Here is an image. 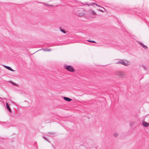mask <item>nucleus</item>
I'll return each mask as SVG.
<instances>
[{
    "instance_id": "10",
    "label": "nucleus",
    "mask_w": 149,
    "mask_h": 149,
    "mask_svg": "<svg viewBox=\"0 0 149 149\" xmlns=\"http://www.w3.org/2000/svg\"><path fill=\"white\" fill-rule=\"evenodd\" d=\"M4 67H5L7 69L11 71H14L15 70H13V69H12L10 67L8 66H6L5 65L3 66Z\"/></svg>"
},
{
    "instance_id": "21",
    "label": "nucleus",
    "mask_w": 149,
    "mask_h": 149,
    "mask_svg": "<svg viewBox=\"0 0 149 149\" xmlns=\"http://www.w3.org/2000/svg\"><path fill=\"white\" fill-rule=\"evenodd\" d=\"M24 102H27V101H26V100H25Z\"/></svg>"
},
{
    "instance_id": "19",
    "label": "nucleus",
    "mask_w": 149,
    "mask_h": 149,
    "mask_svg": "<svg viewBox=\"0 0 149 149\" xmlns=\"http://www.w3.org/2000/svg\"><path fill=\"white\" fill-rule=\"evenodd\" d=\"M85 5H87L88 6H92V4H86Z\"/></svg>"
},
{
    "instance_id": "20",
    "label": "nucleus",
    "mask_w": 149,
    "mask_h": 149,
    "mask_svg": "<svg viewBox=\"0 0 149 149\" xmlns=\"http://www.w3.org/2000/svg\"><path fill=\"white\" fill-rule=\"evenodd\" d=\"M134 123V122H131L130 123V125H132Z\"/></svg>"
},
{
    "instance_id": "2",
    "label": "nucleus",
    "mask_w": 149,
    "mask_h": 149,
    "mask_svg": "<svg viewBox=\"0 0 149 149\" xmlns=\"http://www.w3.org/2000/svg\"><path fill=\"white\" fill-rule=\"evenodd\" d=\"M85 10L82 8H79L78 9L77 11V14L80 16H83L85 15V13H84V11Z\"/></svg>"
},
{
    "instance_id": "15",
    "label": "nucleus",
    "mask_w": 149,
    "mask_h": 149,
    "mask_svg": "<svg viewBox=\"0 0 149 149\" xmlns=\"http://www.w3.org/2000/svg\"><path fill=\"white\" fill-rule=\"evenodd\" d=\"M60 31L64 33H66L65 31L63 29H61Z\"/></svg>"
},
{
    "instance_id": "3",
    "label": "nucleus",
    "mask_w": 149,
    "mask_h": 149,
    "mask_svg": "<svg viewBox=\"0 0 149 149\" xmlns=\"http://www.w3.org/2000/svg\"><path fill=\"white\" fill-rule=\"evenodd\" d=\"M116 74L117 76L120 77H122L125 75V74L122 72H118L116 73Z\"/></svg>"
},
{
    "instance_id": "7",
    "label": "nucleus",
    "mask_w": 149,
    "mask_h": 149,
    "mask_svg": "<svg viewBox=\"0 0 149 149\" xmlns=\"http://www.w3.org/2000/svg\"><path fill=\"white\" fill-rule=\"evenodd\" d=\"M63 98L65 100L69 102H70L72 100L71 99L66 97H63Z\"/></svg>"
},
{
    "instance_id": "18",
    "label": "nucleus",
    "mask_w": 149,
    "mask_h": 149,
    "mask_svg": "<svg viewBox=\"0 0 149 149\" xmlns=\"http://www.w3.org/2000/svg\"><path fill=\"white\" fill-rule=\"evenodd\" d=\"M45 5L47 6H53L52 5H49V4H46V3H45Z\"/></svg>"
},
{
    "instance_id": "11",
    "label": "nucleus",
    "mask_w": 149,
    "mask_h": 149,
    "mask_svg": "<svg viewBox=\"0 0 149 149\" xmlns=\"http://www.w3.org/2000/svg\"><path fill=\"white\" fill-rule=\"evenodd\" d=\"M98 7H100V8H101L103 9L104 10V11L103 10H100V9H97V10H98L99 11H101V12H104L105 11V10H106V9L104 8H103V7H102V6H98Z\"/></svg>"
},
{
    "instance_id": "17",
    "label": "nucleus",
    "mask_w": 149,
    "mask_h": 149,
    "mask_svg": "<svg viewBox=\"0 0 149 149\" xmlns=\"http://www.w3.org/2000/svg\"><path fill=\"white\" fill-rule=\"evenodd\" d=\"M143 68L145 70H146L147 69L146 67L145 66L143 65Z\"/></svg>"
},
{
    "instance_id": "4",
    "label": "nucleus",
    "mask_w": 149,
    "mask_h": 149,
    "mask_svg": "<svg viewBox=\"0 0 149 149\" xmlns=\"http://www.w3.org/2000/svg\"><path fill=\"white\" fill-rule=\"evenodd\" d=\"M66 68L67 70L70 72H73L74 70V69L71 66H68L66 67Z\"/></svg>"
},
{
    "instance_id": "16",
    "label": "nucleus",
    "mask_w": 149,
    "mask_h": 149,
    "mask_svg": "<svg viewBox=\"0 0 149 149\" xmlns=\"http://www.w3.org/2000/svg\"><path fill=\"white\" fill-rule=\"evenodd\" d=\"M92 4L95 5L97 6H99V5H98V4H97L95 3H92Z\"/></svg>"
},
{
    "instance_id": "12",
    "label": "nucleus",
    "mask_w": 149,
    "mask_h": 149,
    "mask_svg": "<svg viewBox=\"0 0 149 149\" xmlns=\"http://www.w3.org/2000/svg\"><path fill=\"white\" fill-rule=\"evenodd\" d=\"M118 134L117 132H115L113 134V136L115 137H117L118 136Z\"/></svg>"
},
{
    "instance_id": "6",
    "label": "nucleus",
    "mask_w": 149,
    "mask_h": 149,
    "mask_svg": "<svg viewBox=\"0 0 149 149\" xmlns=\"http://www.w3.org/2000/svg\"><path fill=\"white\" fill-rule=\"evenodd\" d=\"M143 125L144 127H146L149 125V123L144 121L143 122Z\"/></svg>"
},
{
    "instance_id": "9",
    "label": "nucleus",
    "mask_w": 149,
    "mask_h": 149,
    "mask_svg": "<svg viewBox=\"0 0 149 149\" xmlns=\"http://www.w3.org/2000/svg\"><path fill=\"white\" fill-rule=\"evenodd\" d=\"M6 107H7V108L8 110V111L10 112H11V110L7 102H6Z\"/></svg>"
},
{
    "instance_id": "8",
    "label": "nucleus",
    "mask_w": 149,
    "mask_h": 149,
    "mask_svg": "<svg viewBox=\"0 0 149 149\" xmlns=\"http://www.w3.org/2000/svg\"><path fill=\"white\" fill-rule=\"evenodd\" d=\"M138 43L144 49H147V48H148L146 46L144 45L141 42H138Z\"/></svg>"
},
{
    "instance_id": "5",
    "label": "nucleus",
    "mask_w": 149,
    "mask_h": 149,
    "mask_svg": "<svg viewBox=\"0 0 149 149\" xmlns=\"http://www.w3.org/2000/svg\"><path fill=\"white\" fill-rule=\"evenodd\" d=\"M87 12L93 15H96V13L92 9L88 10Z\"/></svg>"
},
{
    "instance_id": "13",
    "label": "nucleus",
    "mask_w": 149,
    "mask_h": 149,
    "mask_svg": "<svg viewBox=\"0 0 149 149\" xmlns=\"http://www.w3.org/2000/svg\"><path fill=\"white\" fill-rule=\"evenodd\" d=\"M87 41L90 42H93V43H96V42L94 41H92L90 40H87Z\"/></svg>"
},
{
    "instance_id": "1",
    "label": "nucleus",
    "mask_w": 149,
    "mask_h": 149,
    "mask_svg": "<svg viewBox=\"0 0 149 149\" xmlns=\"http://www.w3.org/2000/svg\"><path fill=\"white\" fill-rule=\"evenodd\" d=\"M117 64H121L125 66H128L130 64V62L126 60H121L116 63Z\"/></svg>"
},
{
    "instance_id": "14",
    "label": "nucleus",
    "mask_w": 149,
    "mask_h": 149,
    "mask_svg": "<svg viewBox=\"0 0 149 149\" xmlns=\"http://www.w3.org/2000/svg\"><path fill=\"white\" fill-rule=\"evenodd\" d=\"M43 50L44 51H50L51 50V49H44Z\"/></svg>"
}]
</instances>
